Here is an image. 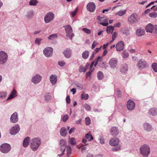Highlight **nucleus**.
Wrapping results in <instances>:
<instances>
[{"label": "nucleus", "mask_w": 157, "mask_h": 157, "mask_svg": "<svg viewBox=\"0 0 157 157\" xmlns=\"http://www.w3.org/2000/svg\"><path fill=\"white\" fill-rule=\"evenodd\" d=\"M41 140L39 137H35L30 141V146L33 151H36L41 144Z\"/></svg>", "instance_id": "nucleus-1"}, {"label": "nucleus", "mask_w": 157, "mask_h": 157, "mask_svg": "<svg viewBox=\"0 0 157 157\" xmlns=\"http://www.w3.org/2000/svg\"><path fill=\"white\" fill-rule=\"evenodd\" d=\"M140 151L144 157H148L150 152L149 147L146 144L142 145L140 147Z\"/></svg>", "instance_id": "nucleus-2"}, {"label": "nucleus", "mask_w": 157, "mask_h": 157, "mask_svg": "<svg viewBox=\"0 0 157 157\" xmlns=\"http://www.w3.org/2000/svg\"><path fill=\"white\" fill-rule=\"evenodd\" d=\"M10 145L7 143H4L0 146V151L4 154L9 153L11 149Z\"/></svg>", "instance_id": "nucleus-3"}, {"label": "nucleus", "mask_w": 157, "mask_h": 157, "mask_svg": "<svg viewBox=\"0 0 157 157\" xmlns=\"http://www.w3.org/2000/svg\"><path fill=\"white\" fill-rule=\"evenodd\" d=\"M8 56L7 54L3 51H0V65H4L7 62Z\"/></svg>", "instance_id": "nucleus-4"}, {"label": "nucleus", "mask_w": 157, "mask_h": 157, "mask_svg": "<svg viewBox=\"0 0 157 157\" xmlns=\"http://www.w3.org/2000/svg\"><path fill=\"white\" fill-rule=\"evenodd\" d=\"M63 27L65 28V30L66 33V36L72 40V37L74 35L72 33V29L71 26L70 25H67L64 26Z\"/></svg>", "instance_id": "nucleus-5"}, {"label": "nucleus", "mask_w": 157, "mask_h": 157, "mask_svg": "<svg viewBox=\"0 0 157 157\" xmlns=\"http://www.w3.org/2000/svg\"><path fill=\"white\" fill-rule=\"evenodd\" d=\"M55 15L52 12L48 13L46 14L44 17V21L46 23H48L53 20Z\"/></svg>", "instance_id": "nucleus-6"}, {"label": "nucleus", "mask_w": 157, "mask_h": 157, "mask_svg": "<svg viewBox=\"0 0 157 157\" xmlns=\"http://www.w3.org/2000/svg\"><path fill=\"white\" fill-rule=\"evenodd\" d=\"M139 20V18L137 14L136 13L132 14L128 19V21L131 24H133L137 22Z\"/></svg>", "instance_id": "nucleus-7"}, {"label": "nucleus", "mask_w": 157, "mask_h": 157, "mask_svg": "<svg viewBox=\"0 0 157 157\" xmlns=\"http://www.w3.org/2000/svg\"><path fill=\"white\" fill-rule=\"evenodd\" d=\"M20 130L19 125L18 124H15L10 129V133L11 135H15L19 132Z\"/></svg>", "instance_id": "nucleus-8"}, {"label": "nucleus", "mask_w": 157, "mask_h": 157, "mask_svg": "<svg viewBox=\"0 0 157 157\" xmlns=\"http://www.w3.org/2000/svg\"><path fill=\"white\" fill-rule=\"evenodd\" d=\"M53 49L51 47H47L44 48L43 50L44 55L47 58L52 56Z\"/></svg>", "instance_id": "nucleus-9"}, {"label": "nucleus", "mask_w": 157, "mask_h": 157, "mask_svg": "<svg viewBox=\"0 0 157 157\" xmlns=\"http://www.w3.org/2000/svg\"><path fill=\"white\" fill-rule=\"evenodd\" d=\"M137 66L138 68L141 69L143 68H146L147 67V62L144 60L142 59L139 60L137 64Z\"/></svg>", "instance_id": "nucleus-10"}, {"label": "nucleus", "mask_w": 157, "mask_h": 157, "mask_svg": "<svg viewBox=\"0 0 157 157\" xmlns=\"http://www.w3.org/2000/svg\"><path fill=\"white\" fill-rule=\"evenodd\" d=\"M18 114L17 112H15L11 115L10 121L12 123L15 124L18 121Z\"/></svg>", "instance_id": "nucleus-11"}, {"label": "nucleus", "mask_w": 157, "mask_h": 157, "mask_svg": "<svg viewBox=\"0 0 157 157\" xmlns=\"http://www.w3.org/2000/svg\"><path fill=\"white\" fill-rule=\"evenodd\" d=\"M42 78V77L40 75L37 74L32 78L31 81L34 84H36L40 82Z\"/></svg>", "instance_id": "nucleus-12"}, {"label": "nucleus", "mask_w": 157, "mask_h": 157, "mask_svg": "<svg viewBox=\"0 0 157 157\" xmlns=\"http://www.w3.org/2000/svg\"><path fill=\"white\" fill-rule=\"evenodd\" d=\"M127 107L128 110H132L135 108V104L133 101L129 100L127 101Z\"/></svg>", "instance_id": "nucleus-13"}, {"label": "nucleus", "mask_w": 157, "mask_h": 157, "mask_svg": "<svg viewBox=\"0 0 157 157\" xmlns=\"http://www.w3.org/2000/svg\"><path fill=\"white\" fill-rule=\"evenodd\" d=\"M143 128L147 132H150L153 129L152 125L147 122H145L143 124Z\"/></svg>", "instance_id": "nucleus-14"}, {"label": "nucleus", "mask_w": 157, "mask_h": 157, "mask_svg": "<svg viewBox=\"0 0 157 157\" xmlns=\"http://www.w3.org/2000/svg\"><path fill=\"white\" fill-rule=\"evenodd\" d=\"M117 60L115 58H112L109 62V64L112 68H114L116 67L117 64Z\"/></svg>", "instance_id": "nucleus-15"}, {"label": "nucleus", "mask_w": 157, "mask_h": 157, "mask_svg": "<svg viewBox=\"0 0 157 157\" xmlns=\"http://www.w3.org/2000/svg\"><path fill=\"white\" fill-rule=\"evenodd\" d=\"M96 6L93 2L88 3L87 6V10L90 12H94Z\"/></svg>", "instance_id": "nucleus-16"}, {"label": "nucleus", "mask_w": 157, "mask_h": 157, "mask_svg": "<svg viewBox=\"0 0 157 157\" xmlns=\"http://www.w3.org/2000/svg\"><path fill=\"white\" fill-rule=\"evenodd\" d=\"M59 144L60 146L61 151H65L66 147H67V142L65 140L61 139L59 141Z\"/></svg>", "instance_id": "nucleus-17"}, {"label": "nucleus", "mask_w": 157, "mask_h": 157, "mask_svg": "<svg viewBox=\"0 0 157 157\" xmlns=\"http://www.w3.org/2000/svg\"><path fill=\"white\" fill-rule=\"evenodd\" d=\"M119 140L117 138H112L109 141V144L113 146H115L118 145L119 144Z\"/></svg>", "instance_id": "nucleus-18"}, {"label": "nucleus", "mask_w": 157, "mask_h": 157, "mask_svg": "<svg viewBox=\"0 0 157 157\" xmlns=\"http://www.w3.org/2000/svg\"><path fill=\"white\" fill-rule=\"evenodd\" d=\"M124 46V42L122 41H120L116 44V48L117 51H121L123 50Z\"/></svg>", "instance_id": "nucleus-19"}, {"label": "nucleus", "mask_w": 157, "mask_h": 157, "mask_svg": "<svg viewBox=\"0 0 157 157\" xmlns=\"http://www.w3.org/2000/svg\"><path fill=\"white\" fill-rule=\"evenodd\" d=\"M34 15V12L33 10H30L28 11L25 15L26 18L28 19H31L32 18Z\"/></svg>", "instance_id": "nucleus-20"}, {"label": "nucleus", "mask_w": 157, "mask_h": 157, "mask_svg": "<svg viewBox=\"0 0 157 157\" xmlns=\"http://www.w3.org/2000/svg\"><path fill=\"white\" fill-rule=\"evenodd\" d=\"M148 113L152 116H156L157 115V108L155 107L150 108L148 111Z\"/></svg>", "instance_id": "nucleus-21"}, {"label": "nucleus", "mask_w": 157, "mask_h": 157, "mask_svg": "<svg viewBox=\"0 0 157 157\" xmlns=\"http://www.w3.org/2000/svg\"><path fill=\"white\" fill-rule=\"evenodd\" d=\"M49 79L52 85H54L57 81V76L56 75H52L50 76Z\"/></svg>", "instance_id": "nucleus-22"}, {"label": "nucleus", "mask_w": 157, "mask_h": 157, "mask_svg": "<svg viewBox=\"0 0 157 157\" xmlns=\"http://www.w3.org/2000/svg\"><path fill=\"white\" fill-rule=\"evenodd\" d=\"M63 53L66 58H69L71 56V51L70 49L67 48L63 52Z\"/></svg>", "instance_id": "nucleus-23"}, {"label": "nucleus", "mask_w": 157, "mask_h": 157, "mask_svg": "<svg viewBox=\"0 0 157 157\" xmlns=\"http://www.w3.org/2000/svg\"><path fill=\"white\" fill-rule=\"evenodd\" d=\"M17 96V94L16 91L15 90L13 89L12 90L9 96L7 99L6 101H7L10 100L13 98H14L16 97Z\"/></svg>", "instance_id": "nucleus-24"}, {"label": "nucleus", "mask_w": 157, "mask_h": 157, "mask_svg": "<svg viewBox=\"0 0 157 157\" xmlns=\"http://www.w3.org/2000/svg\"><path fill=\"white\" fill-rule=\"evenodd\" d=\"M111 134L113 136H116L118 134V129L116 127H112L111 130Z\"/></svg>", "instance_id": "nucleus-25"}, {"label": "nucleus", "mask_w": 157, "mask_h": 157, "mask_svg": "<svg viewBox=\"0 0 157 157\" xmlns=\"http://www.w3.org/2000/svg\"><path fill=\"white\" fill-rule=\"evenodd\" d=\"M30 140V138L29 136H27L24 139L23 143L24 147H26L28 146Z\"/></svg>", "instance_id": "nucleus-26"}, {"label": "nucleus", "mask_w": 157, "mask_h": 157, "mask_svg": "<svg viewBox=\"0 0 157 157\" xmlns=\"http://www.w3.org/2000/svg\"><path fill=\"white\" fill-rule=\"evenodd\" d=\"M154 27L151 24H149L146 26V30L147 32L150 33L152 32L153 29Z\"/></svg>", "instance_id": "nucleus-27"}, {"label": "nucleus", "mask_w": 157, "mask_h": 157, "mask_svg": "<svg viewBox=\"0 0 157 157\" xmlns=\"http://www.w3.org/2000/svg\"><path fill=\"white\" fill-rule=\"evenodd\" d=\"M144 30L142 28H140L137 30L136 34L138 36H140L144 35Z\"/></svg>", "instance_id": "nucleus-28"}, {"label": "nucleus", "mask_w": 157, "mask_h": 157, "mask_svg": "<svg viewBox=\"0 0 157 157\" xmlns=\"http://www.w3.org/2000/svg\"><path fill=\"white\" fill-rule=\"evenodd\" d=\"M128 70V66L127 64H124L120 70V71L122 73L125 74Z\"/></svg>", "instance_id": "nucleus-29"}, {"label": "nucleus", "mask_w": 157, "mask_h": 157, "mask_svg": "<svg viewBox=\"0 0 157 157\" xmlns=\"http://www.w3.org/2000/svg\"><path fill=\"white\" fill-rule=\"evenodd\" d=\"M7 95V93L6 91H0V99L1 100H4L6 99Z\"/></svg>", "instance_id": "nucleus-30"}, {"label": "nucleus", "mask_w": 157, "mask_h": 157, "mask_svg": "<svg viewBox=\"0 0 157 157\" xmlns=\"http://www.w3.org/2000/svg\"><path fill=\"white\" fill-rule=\"evenodd\" d=\"M67 130L65 127H63L61 128L60 133L61 136L65 137L66 136Z\"/></svg>", "instance_id": "nucleus-31"}, {"label": "nucleus", "mask_w": 157, "mask_h": 157, "mask_svg": "<svg viewBox=\"0 0 157 157\" xmlns=\"http://www.w3.org/2000/svg\"><path fill=\"white\" fill-rule=\"evenodd\" d=\"M89 52L88 51H84L82 54V57L84 59H87L89 56Z\"/></svg>", "instance_id": "nucleus-32"}, {"label": "nucleus", "mask_w": 157, "mask_h": 157, "mask_svg": "<svg viewBox=\"0 0 157 157\" xmlns=\"http://www.w3.org/2000/svg\"><path fill=\"white\" fill-rule=\"evenodd\" d=\"M104 77L103 73L101 71H99L97 73V78L99 80L102 79Z\"/></svg>", "instance_id": "nucleus-33"}, {"label": "nucleus", "mask_w": 157, "mask_h": 157, "mask_svg": "<svg viewBox=\"0 0 157 157\" xmlns=\"http://www.w3.org/2000/svg\"><path fill=\"white\" fill-rule=\"evenodd\" d=\"M38 3L37 0H31L29 2V5L30 6H35L37 5Z\"/></svg>", "instance_id": "nucleus-34"}, {"label": "nucleus", "mask_w": 157, "mask_h": 157, "mask_svg": "<svg viewBox=\"0 0 157 157\" xmlns=\"http://www.w3.org/2000/svg\"><path fill=\"white\" fill-rule=\"evenodd\" d=\"M114 30V28L113 26H109L107 27L106 31L108 33H113Z\"/></svg>", "instance_id": "nucleus-35"}, {"label": "nucleus", "mask_w": 157, "mask_h": 157, "mask_svg": "<svg viewBox=\"0 0 157 157\" xmlns=\"http://www.w3.org/2000/svg\"><path fill=\"white\" fill-rule=\"evenodd\" d=\"M67 157H69V156L71 155V148L70 146H67Z\"/></svg>", "instance_id": "nucleus-36"}, {"label": "nucleus", "mask_w": 157, "mask_h": 157, "mask_svg": "<svg viewBox=\"0 0 157 157\" xmlns=\"http://www.w3.org/2000/svg\"><path fill=\"white\" fill-rule=\"evenodd\" d=\"M57 37V35L53 34L50 35L48 38V39L49 40H53L56 39Z\"/></svg>", "instance_id": "nucleus-37"}, {"label": "nucleus", "mask_w": 157, "mask_h": 157, "mask_svg": "<svg viewBox=\"0 0 157 157\" xmlns=\"http://www.w3.org/2000/svg\"><path fill=\"white\" fill-rule=\"evenodd\" d=\"M85 138L88 139L89 141H90L93 139V136L89 133H87L85 135Z\"/></svg>", "instance_id": "nucleus-38"}, {"label": "nucleus", "mask_w": 157, "mask_h": 157, "mask_svg": "<svg viewBox=\"0 0 157 157\" xmlns=\"http://www.w3.org/2000/svg\"><path fill=\"white\" fill-rule=\"evenodd\" d=\"M89 98V95L88 94H85L82 93L81 95V99H84L86 100L88 99Z\"/></svg>", "instance_id": "nucleus-39"}, {"label": "nucleus", "mask_w": 157, "mask_h": 157, "mask_svg": "<svg viewBox=\"0 0 157 157\" xmlns=\"http://www.w3.org/2000/svg\"><path fill=\"white\" fill-rule=\"evenodd\" d=\"M75 138H72L70 139L69 141V143L72 145H75L76 144V142H75Z\"/></svg>", "instance_id": "nucleus-40"}, {"label": "nucleus", "mask_w": 157, "mask_h": 157, "mask_svg": "<svg viewBox=\"0 0 157 157\" xmlns=\"http://www.w3.org/2000/svg\"><path fill=\"white\" fill-rule=\"evenodd\" d=\"M79 71L80 72H85L86 71V69L82 65H81L79 67Z\"/></svg>", "instance_id": "nucleus-41"}, {"label": "nucleus", "mask_w": 157, "mask_h": 157, "mask_svg": "<svg viewBox=\"0 0 157 157\" xmlns=\"http://www.w3.org/2000/svg\"><path fill=\"white\" fill-rule=\"evenodd\" d=\"M82 30L84 33L87 34H90L91 32V30L86 28H83L82 29Z\"/></svg>", "instance_id": "nucleus-42"}, {"label": "nucleus", "mask_w": 157, "mask_h": 157, "mask_svg": "<svg viewBox=\"0 0 157 157\" xmlns=\"http://www.w3.org/2000/svg\"><path fill=\"white\" fill-rule=\"evenodd\" d=\"M85 120L86 124L87 125H89L91 122L90 118L89 117H86L85 118Z\"/></svg>", "instance_id": "nucleus-43"}, {"label": "nucleus", "mask_w": 157, "mask_h": 157, "mask_svg": "<svg viewBox=\"0 0 157 157\" xmlns=\"http://www.w3.org/2000/svg\"><path fill=\"white\" fill-rule=\"evenodd\" d=\"M152 67L154 71L155 72H157V63H153L152 64Z\"/></svg>", "instance_id": "nucleus-44"}, {"label": "nucleus", "mask_w": 157, "mask_h": 157, "mask_svg": "<svg viewBox=\"0 0 157 157\" xmlns=\"http://www.w3.org/2000/svg\"><path fill=\"white\" fill-rule=\"evenodd\" d=\"M149 16L151 17L155 18L157 17V13L155 12H153L149 14Z\"/></svg>", "instance_id": "nucleus-45"}, {"label": "nucleus", "mask_w": 157, "mask_h": 157, "mask_svg": "<svg viewBox=\"0 0 157 157\" xmlns=\"http://www.w3.org/2000/svg\"><path fill=\"white\" fill-rule=\"evenodd\" d=\"M122 32L123 34H125L126 36H128L130 34L129 30L127 29H123L122 30Z\"/></svg>", "instance_id": "nucleus-46"}, {"label": "nucleus", "mask_w": 157, "mask_h": 157, "mask_svg": "<svg viewBox=\"0 0 157 157\" xmlns=\"http://www.w3.org/2000/svg\"><path fill=\"white\" fill-rule=\"evenodd\" d=\"M69 116L67 114L64 115L62 118V120L64 122H65L68 119Z\"/></svg>", "instance_id": "nucleus-47"}, {"label": "nucleus", "mask_w": 157, "mask_h": 157, "mask_svg": "<svg viewBox=\"0 0 157 157\" xmlns=\"http://www.w3.org/2000/svg\"><path fill=\"white\" fill-rule=\"evenodd\" d=\"M84 106L85 109L88 111H90L91 109V107L90 106L87 104H85Z\"/></svg>", "instance_id": "nucleus-48"}, {"label": "nucleus", "mask_w": 157, "mask_h": 157, "mask_svg": "<svg viewBox=\"0 0 157 157\" xmlns=\"http://www.w3.org/2000/svg\"><path fill=\"white\" fill-rule=\"evenodd\" d=\"M126 12V10H121L118 12L117 14H118L119 16H121L125 13Z\"/></svg>", "instance_id": "nucleus-49"}, {"label": "nucleus", "mask_w": 157, "mask_h": 157, "mask_svg": "<svg viewBox=\"0 0 157 157\" xmlns=\"http://www.w3.org/2000/svg\"><path fill=\"white\" fill-rule=\"evenodd\" d=\"M102 59V58L101 56H99L97 58V60L95 61V64L94 66H96V65L97 64L98 62V61H101Z\"/></svg>", "instance_id": "nucleus-50"}, {"label": "nucleus", "mask_w": 157, "mask_h": 157, "mask_svg": "<svg viewBox=\"0 0 157 157\" xmlns=\"http://www.w3.org/2000/svg\"><path fill=\"white\" fill-rule=\"evenodd\" d=\"M66 63L63 61H61L58 62V64L60 67H63L66 64Z\"/></svg>", "instance_id": "nucleus-51"}, {"label": "nucleus", "mask_w": 157, "mask_h": 157, "mask_svg": "<svg viewBox=\"0 0 157 157\" xmlns=\"http://www.w3.org/2000/svg\"><path fill=\"white\" fill-rule=\"evenodd\" d=\"M123 57L126 58L128 57L129 56L128 53L125 51H123Z\"/></svg>", "instance_id": "nucleus-52"}, {"label": "nucleus", "mask_w": 157, "mask_h": 157, "mask_svg": "<svg viewBox=\"0 0 157 157\" xmlns=\"http://www.w3.org/2000/svg\"><path fill=\"white\" fill-rule=\"evenodd\" d=\"M42 39H39L38 38H36L35 41V43L36 44H37L38 45H40V44L41 41Z\"/></svg>", "instance_id": "nucleus-53"}, {"label": "nucleus", "mask_w": 157, "mask_h": 157, "mask_svg": "<svg viewBox=\"0 0 157 157\" xmlns=\"http://www.w3.org/2000/svg\"><path fill=\"white\" fill-rule=\"evenodd\" d=\"M121 148L120 145H118L116 147H115L112 148V150L114 151H117L119 150Z\"/></svg>", "instance_id": "nucleus-54"}, {"label": "nucleus", "mask_w": 157, "mask_h": 157, "mask_svg": "<svg viewBox=\"0 0 157 157\" xmlns=\"http://www.w3.org/2000/svg\"><path fill=\"white\" fill-rule=\"evenodd\" d=\"M77 9H76L74 11L70 12V13L72 15V17L74 16L77 12Z\"/></svg>", "instance_id": "nucleus-55"}, {"label": "nucleus", "mask_w": 157, "mask_h": 157, "mask_svg": "<svg viewBox=\"0 0 157 157\" xmlns=\"http://www.w3.org/2000/svg\"><path fill=\"white\" fill-rule=\"evenodd\" d=\"M117 35V33L116 32H114L113 33V34L112 35V41H114L115 40Z\"/></svg>", "instance_id": "nucleus-56"}, {"label": "nucleus", "mask_w": 157, "mask_h": 157, "mask_svg": "<svg viewBox=\"0 0 157 157\" xmlns=\"http://www.w3.org/2000/svg\"><path fill=\"white\" fill-rule=\"evenodd\" d=\"M82 142L83 144H84L83 145V146H85L88 144L86 143V142H87V140L85 138H84L83 139Z\"/></svg>", "instance_id": "nucleus-57"}, {"label": "nucleus", "mask_w": 157, "mask_h": 157, "mask_svg": "<svg viewBox=\"0 0 157 157\" xmlns=\"http://www.w3.org/2000/svg\"><path fill=\"white\" fill-rule=\"evenodd\" d=\"M99 140L100 141V143L101 144H104L105 140L104 138L100 137V138L99 139Z\"/></svg>", "instance_id": "nucleus-58"}, {"label": "nucleus", "mask_w": 157, "mask_h": 157, "mask_svg": "<svg viewBox=\"0 0 157 157\" xmlns=\"http://www.w3.org/2000/svg\"><path fill=\"white\" fill-rule=\"evenodd\" d=\"M95 61H93L91 64H90V71H93L94 69L92 68H93V65L94 64H95Z\"/></svg>", "instance_id": "nucleus-59"}, {"label": "nucleus", "mask_w": 157, "mask_h": 157, "mask_svg": "<svg viewBox=\"0 0 157 157\" xmlns=\"http://www.w3.org/2000/svg\"><path fill=\"white\" fill-rule=\"evenodd\" d=\"M66 101L67 103V104H69L70 103L71 101V99L69 96H67L66 98Z\"/></svg>", "instance_id": "nucleus-60"}, {"label": "nucleus", "mask_w": 157, "mask_h": 157, "mask_svg": "<svg viewBox=\"0 0 157 157\" xmlns=\"http://www.w3.org/2000/svg\"><path fill=\"white\" fill-rule=\"evenodd\" d=\"M97 43L95 42V41H94L92 44V49H93L95 47L96 45H97Z\"/></svg>", "instance_id": "nucleus-61"}, {"label": "nucleus", "mask_w": 157, "mask_h": 157, "mask_svg": "<svg viewBox=\"0 0 157 157\" xmlns=\"http://www.w3.org/2000/svg\"><path fill=\"white\" fill-rule=\"evenodd\" d=\"M153 9L154 11H157V6H154L151 8V9Z\"/></svg>", "instance_id": "nucleus-62"}, {"label": "nucleus", "mask_w": 157, "mask_h": 157, "mask_svg": "<svg viewBox=\"0 0 157 157\" xmlns=\"http://www.w3.org/2000/svg\"><path fill=\"white\" fill-rule=\"evenodd\" d=\"M74 131H75V128H71V129L69 131V133L70 134H71L72 132H74Z\"/></svg>", "instance_id": "nucleus-63"}, {"label": "nucleus", "mask_w": 157, "mask_h": 157, "mask_svg": "<svg viewBox=\"0 0 157 157\" xmlns=\"http://www.w3.org/2000/svg\"><path fill=\"white\" fill-rule=\"evenodd\" d=\"M94 157V155H93V154H92L91 153H89L87 154L86 156V157Z\"/></svg>", "instance_id": "nucleus-64"}]
</instances>
